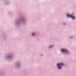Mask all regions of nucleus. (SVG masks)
<instances>
[{
  "instance_id": "obj_3",
  "label": "nucleus",
  "mask_w": 76,
  "mask_h": 76,
  "mask_svg": "<svg viewBox=\"0 0 76 76\" xmlns=\"http://www.w3.org/2000/svg\"><path fill=\"white\" fill-rule=\"evenodd\" d=\"M61 51L63 52H65L66 53H67L68 52L67 50L66 49H62Z\"/></svg>"
},
{
  "instance_id": "obj_1",
  "label": "nucleus",
  "mask_w": 76,
  "mask_h": 76,
  "mask_svg": "<svg viewBox=\"0 0 76 76\" xmlns=\"http://www.w3.org/2000/svg\"><path fill=\"white\" fill-rule=\"evenodd\" d=\"M63 65H64V64L62 63H61V64H57V66H58V69H61V67L60 66H63Z\"/></svg>"
},
{
  "instance_id": "obj_4",
  "label": "nucleus",
  "mask_w": 76,
  "mask_h": 76,
  "mask_svg": "<svg viewBox=\"0 0 76 76\" xmlns=\"http://www.w3.org/2000/svg\"><path fill=\"white\" fill-rule=\"evenodd\" d=\"M35 34L34 33H33L32 34V35L33 36Z\"/></svg>"
},
{
  "instance_id": "obj_2",
  "label": "nucleus",
  "mask_w": 76,
  "mask_h": 76,
  "mask_svg": "<svg viewBox=\"0 0 76 76\" xmlns=\"http://www.w3.org/2000/svg\"><path fill=\"white\" fill-rule=\"evenodd\" d=\"M67 16L69 17H71L73 19H75V16H73L72 15H70V14H67Z\"/></svg>"
},
{
  "instance_id": "obj_5",
  "label": "nucleus",
  "mask_w": 76,
  "mask_h": 76,
  "mask_svg": "<svg viewBox=\"0 0 76 76\" xmlns=\"http://www.w3.org/2000/svg\"><path fill=\"white\" fill-rule=\"evenodd\" d=\"M50 48H51V47H50Z\"/></svg>"
}]
</instances>
